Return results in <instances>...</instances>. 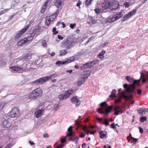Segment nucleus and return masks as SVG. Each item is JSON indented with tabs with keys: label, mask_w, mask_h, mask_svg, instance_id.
I'll return each mask as SVG.
<instances>
[{
	"label": "nucleus",
	"mask_w": 148,
	"mask_h": 148,
	"mask_svg": "<svg viewBox=\"0 0 148 148\" xmlns=\"http://www.w3.org/2000/svg\"><path fill=\"white\" fill-rule=\"evenodd\" d=\"M125 79L129 82L132 83V84L130 85L129 86L126 84L123 85L124 88L126 89V91L128 92H132L136 88L135 85H138L140 79H134L133 78L129 76L125 77Z\"/></svg>",
	"instance_id": "f257e3e1"
},
{
	"label": "nucleus",
	"mask_w": 148,
	"mask_h": 148,
	"mask_svg": "<svg viewBox=\"0 0 148 148\" xmlns=\"http://www.w3.org/2000/svg\"><path fill=\"white\" fill-rule=\"evenodd\" d=\"M100 105L101 107L97 109V112L101 114H107L109 113L112 109V107L108 106L105 101L101 103Z\"/></svg>",
	"instance_id": "f03ea898"
},
{
	"label": "nucleus",
	"mask_w": 148,
	"mask_h": 148,
	"mask_svg": "<svg viewBox=\"0 0 148 148\" xmlns=\"http://www.w3.org/2000/svg\"><path fill=\"white\" fill-rule=\"evenodd\" d=\"M42 94V89L40 88H38L33 90L29 96V98L31 99H35L40 97Z\"/></svg>",
	"instance_id": "7ed1b4c3"
},
{
	"label": "nucleus",
	"mask_w": 148,
	"mask_h": 148,
	"mask_svg": "<svg viewBox=\"0 0 148 148\" xmlns=\"http://www.w3.org/2000/svg\"><path fill=\"white\" fill-rule=\"evenodd\" d=\"M20 112L18 109L16 107L13 108L11 111L8 113V116L11 118H15L19 116Z\"/></svg>",
	"instance_id": "20e7f679"
},
{
	"label": "nucleus",
	"mask_w": 148,
	"mask_h": 148,
	"mask_svg": "<svg viewBox=\"0 0 148 148\" xmlns=\"http://www.w3.org/2000/svg\"><path fill=\"white\" fill-rule=\"evenodd\" d=\"M126 92V91H123L121 93L119 97L115 101V103H117L120 102L122 97L126 100H128L132 98V96L131 95H130L129 96H127L125 94Z\"/></svg>",
	"instance_id": "39448f33"
},
{
	"label": "nucleus",
	"mask_w": 148,
	"mask_h": 148,
	"mask_svg": "<svg viewBox=\"0 0 148 148\" xmlns=\"http://www.w3.org/2000/svg\"><path fill=\"white\" fill-rule=\"evenodd\" d=\"M31 55L29 53H27L24 54L19 58H17V60L18 61L19 60H22L25 63L26 62L29 60L31 58Z\"/></svg>",
	"instance_id": "423d86ee"
},
{
	"label": "nucleus",
	"mask_w": 148,
	"mask_h": 148,
	"mask_svg": "<svg viewBox=\"0 0 148 148\" xmlns=\"http://www.w3.org/2000/svg\"><path fill=\"white\" fill-rule=\"evenodd\" d=\"M47 81L45 77L40 78L32 82V84L34 85H39L44 83Z\"/></svg>",
	"instance_id": "0eeeda50"
},
{
	"label": "nucleus",
	"mask_w": 148,
	"mask_h": 148,
	"mask_svg": "<svg viewBox=\"0 0 148 148\" xmlns=\"http://www.w3.org/2000/svg\"><path fill=\"white\" fill-rule=\"evenodd\" d=\"M28 28L29 26L27 25L23 29L18 32L15 36V38L16 39H18L21 35L25 33Z\"/></svg>",
	"instance_id": "6e6552de"
},
{
	"label": "nucleus",
	"mask_w": 148,
	"mask_h": 148,
	"mask_svg": "<svg viewBox=\"0 0 148 148\" xmlns=\"http://www.w3.org/2000/svg\"><path fill=\"white\" fill-rule=\"evenodd\" d=\"M73 42L66 40L65 42L63 41L62 43L61 46L63 48H65L66 49H69L71 47H72V43Z\"/></svg>",
	"instance_id": "1a4fd4ad"
},
{
	"label": "nucleus",
	"mask_w": 148,
	"mask_h": 148,
	"mask_svg": "<svg viewBox=\"0 0 148 148\" xmlns=\"http://www.w3.org/2000/svg\"><path fill=\"white\" fill-rule=\"evenodd\" d=\"M119 5V3L117 1H112L111 3L110 2L109 9L112 10H115L118 9Z\"/></svg>",
	"instance_id": "9d476101"
},
{
	"label": "nucleus",
	"mask_w": 148,
	"mask_h": 148,
	"mask_svg": "<svg viewBox=\"0 0 148 148\" xmlns=\"http://www.w3.org/2000/svg\"><path fill=\"white\" fill-rule=\"evenodd\" d=\"M72 102L75 104L76 107H78L79 106L81 103V101L76 96H74L71 99Z\"/></svg>",
	"instance_id": "9b49d317"
},
{
	"label": "nucleus",
	"mask_w": 148,
	"mask_h": 148,
	"mask_svg": "<svg viewBox=\"0 0 148 148\" xmlns=\"http://www.w3.org/2000/svg\"><path fill=\"white\" fill-rule=\"evenodd\" d=\"M44 110L43 109L37 110L34 112V115L36 118H39L44 113Z\"/></svg>",
	"instance_id": "f8f14e48"
},
{
	"label": "nucleus",
	"mask_w": 148,
	"mask_h": 148,
	"mask_svg": "<svg viewBox=\"0 0 148 148\" xmlns=\"http://www.w3.org/2000/svg\"><path fill=\"white\" fill-rule=\"evenodd\" d=\"M141 75L140 79H142L143 82H144L146 81V78L148 77V72L143 71L141 73Z\"/></svg>",
	"instance_id": "ddd939ff"
},
{
	"label": "nucleus",
	"mask_w": 148,
	"mask_h": 148,
	"mask_svg": "<svg viewBox=\"0 0 148 148\" xmlns=\"http://www.w3.org/2000/svg\"><path fill=\"white\" fill-rule=\"evenodd\" d=\"M9 69L11 71L15 72H17L19 71H21L23 70V68L16 66L10 67H9Z\"/></svg>",
	"instance_id": "4468645a"
},
{
	"label": "nucleus",
	"mask_w": 148,
	"mask_h": 148,
	"mask_svg": "<svg viewBox=\"0 0 148 148\" xmlns=\"http://www.w3.org/2000/svg\"><path fill=\"white\" fill-rule=\"evenodd\" d=\"M121 107L116 106L114 108L115 112L114 114L116 115H119L123 113L122 111L121 110Z\"/></svg>",
	"instance_id": "2eb2a0df"
},
{
	"label": "nucleus",
	"mask_w": 148,
	"mask_h": 148,
	"mask_svg": "<svg viewBox=\"0 0 148 148\" xmlns=\"http://www.w3.org/2000/svg\"><path fill=\"white\" fill-rule=\"evenodd\" d=\"M11 124L7 119L5 120L3 122L2 126L3 128L5 129L8 128L10 126Z\"/></svg>",
	"instance_id": "dca6fc26"
},
{
	"label": "nucleus",
	"mask_w": 148,
	"mask_h": 148,
	"mask_svg": "<svg viewBox=\"0 0 148 148\" xmlns=\"http://www.w3.org/2000/svg\"><path fill=\"white\" fill-rule=\"evenodd\" d=\"M110 2L109 1H105L102 4V7L104 9H109Z\"/></svg>",
	"instance_id": "f3484780"
},
{
	"label": "nucleus",
	"mask_w": 148,
	"mask_h": 148,
	"mask_svg": "<svg viewBox=\"0 0 148 148\" xmlns=\"http://www.w3.org/2000/svg\"><path fill=\"white\" fill-rule=\"evenodd\" d=\"M86 80V79L85 78L83 77V75H82L78 80L77 83V86H80L84 83Z\"/></svg>",
	"instance_id": "a211bd4d"
},
{
	"label": "nucleus",
	"mask_w": 148,
	"mask_h": 148,
	"mask_svg": "<svg viewBox=\"0 0 148 148\" xmlns=\"http://www.w3.org/2000/svg\"><path fill=\"white\" fill-rule=\"evenodd\" d=\"M90 68L89 62H86L85 64H82L80 67L81 70H83Z\"/></svg>",
	"instance_id": "6ab92c4d"
},
{
	"label": "nucleus",
	"mask_w": 148,
	"mask_h": 148,
	"mask_svg": "<svg viewBox=\"0 0 148 148\" xmlns=\"http://www.w3.org/2000/svg\"><path fill=\"white\" fill-rule=\"evenodd\" d=\"M88 19L90 20L88 21V20L87 21V23L90 25H92L97 23L96 21L95 20L92 16H90L88 18Z\"/></svg>",
	"instance_id": "aec40b11"
},
{
	"label": "nucleus",
	"mask_w": 148,
	"mask_h": 148,
	"mask_svg": "<svg viewBox=\"0 0 148 148\" xmlns=\"http://www.w3.org/2000/svg\"><path fill=\"white\" fill-rule=\"evenodd\" d=\"M137 111L138 113L140 115H144L145 113L146 109L145 108L142 107L138 109Z\"/></svg>",
	"instance_id": "412c9836"
},
{
	"label": "nucleus",
	"mask_w": 148,
	"mask_h": 148,
	"mask_svg": "<svg viewBox=\"0 0 148 148\" xmlns=\"http://www.w3.org/2000/svg\"><path fill=\"white\" fill-rule=\"evenodd\" d=\"M10 141L12 142L11 143H9L4 148H10L15 144V140L14 139L10 138Z\"/></svg>",
	"instance_id": "4be33fe9"
},
{
	"label": "nucleus",
	"mask_w": 148,
	"mask_h": 148,
	"mask_svg": "<svg viewBox=\"0 0 148 148\" xmlns=\"http://www.w3.org/2000/svg\"><path fill=\"white\" fill-rule=\"evenodd\" d=\"M116 21V19L115 18L114 15L111 16H109L108 18L107 22L110 23H111Z\"/></svg>",
	"instance_id": "5701e85b"
},
{
	"label": "nucleus",
	"mask_w": 148,
	"mask_h": 148,
	"mask_svg": "<svg viewBox=\"0 0 148 148\" xmlns=\"http://www.w3.org/2000/svg\"><path fill=\"white\" fill-rule=\"evenodd\" d=\"M55 64L58 66H62L63 65L66 64L65 60L64 61H57Z\"/></svg>",
	"instance_id": "b1692460"
},
{
	"label": "nucleus",
	"mask_w": 148,
	"mask_h": 148,
	"mask_svg": "<svg viewBox=\"0 0 148 148\" xmlns=\"http://www.w3.org/2000/svg\"><path fill=\"white\" fill-rule=\"evenodd\" d=\"M25 42V43H29L31 42L33 40V38L32 37L29 36L27 37L24 38H23Z\"/></svg>",
	"instance_id": "393cba45"
},
{
	"label": "nucleus",
	"mask_w": 148,
	"mask_h": 148,
	"mask_svg": "<svg viewBox=\"0 0 148 148\" xmlns=\"http://www.w3.org/2000/svg\"><path fill=\"white\" fill-rule=\"evenodd\" d=\"M73 92V90H69L66 91L64 93L65 95V97L67 98H68L70 95L72 94Z\"/></svg>",
	"instance_id": "a878e982"
},
{
	"label": "nucleus",
	"mask_w": 148,
	"mask_h": 148,
	"mask_svg": "<svg viewBox=\"0 0 148 148\" xmlns=\"http://www.w3.org/2000/svg\"><path fill=\"white\" fill-rule=\"evenodd\" d=\"M57 76V74L55 73L51 74L48 76H45L47 81L51 79L52 78H54Z\"/></svg>",
	"instance_id": "bb28decb"
},
{
	"label": "nucleus",
	"mask_w": 148,
	"mask_h": 148,
	"mask_svg": "<svg viewBox=\"0 0 148 148\" xmlns=\"http://www.w3.org/2000/svg\"><path fill=\"white\" fill-rule=\"evenodd\" d=\"M75 58L74 56H72L65 60L66 64H68L69 63L73 62L75 60Z\"/></svg>",
	"instance_id": "cd10ccee"
},
{
	"label": "nucleus",
	"mask_w": 148,
	"mask_h": 148,
	"mask_svg": "<svg viewBox=\"0 0 148 148\" xmlns=\"http://www.w3.org/2000/svg\"><path fill=\"white\" fill-rule=\"evenodd\" d=\"M90 71H88L84 72L83 75V77H84L86 79L90 76Z\"/></svg>",
	"instance_id": "c85d7f7f"
},
{
	"label": "nucleus",
	"mask_w": 148,
	"mask_h": 148,
	"mask_svg": "<svg viewBox=\"0 0 148 148\" xmlns=\"http://www.w3.org/2000/svg\"><path fill=\"white\" fill-rule=\"evenodd\" d=\"M99 60H95L92 62H89L90 68L95 66L96 64H97Z\"/></svg>",
	"instance_id": "c756f323"
},
{
	"label": "nucleus",
	"mask_w": 148,
	"mask_h": 148,
	"mask_svg": "<svg viewBox=\"0 0 148 148\" xmlns=\"http://www.w3.org/2000/svg\"><path fill=\"white\" fill-rule=\"evenodd\" d=\"M6 104V103L4 101H0V112L2 111L3 108Z\"/></svg>",
	"instance_id": "7c9ffc66"
},
{
	"label": "nucleus",
	"mask_w": 148,
	"mask_h": 148,
	"mask_svg": "<svg viewBox=\"0 0 148 148\" xmlns=\"http://www.w3.org/2000/svg\"><path fill=\"white\" fill-rule=\"evenodd\" d=\"M131 17L129 13H128L125 15L122 18L121 20L122 21H125L127 20L128 18H131Z\"/></svg>",
	"instance_id": "2f4dec72"
},
{
	"label": "nucleus",
	"mask_w": 148,
	"mask_h": 148,
	"mask_svg": "<svg viewBox=\"0 0 148 148\" xmlns=\"http://www.w3.org/2000/svg\"><path fill=\"white\" fill-rule=\"evenodd\" d=\"M62 4L61 0H56L55 5L58 8L60 7Z\"/></svg>",
	"instance_id": "473e14b6"
},
{
	"label": "nucleus",
	"mask_w": 148,
	"mask_h": 148,
	"mask_svg": "<svg viewBox=\"0 0 148 148\" xmlns=\"http://www.w3.org/2000/svg\"><path fill=\"white\" fill-rule=\"evenodd\" d=\"M40 28L38 27H37L33 29V32L36 34V36L39 34Z\"/></svg>",
	"instance_id": "72a5a7b5"
},
{
	"label": "nucleus",
	"mask_w": 148,
	"mask_h": 148,
	"mask_svg": "<svg viewBox=\"0 0 148 148\" xmlns=\"http://www.w3.org/2000/svg\"><path fill=\"white\" fill-rule=\"evenodd\" d=\"M114 15L116 20L121 17L123 16V14L121 12H119Z\"/></svg>",
	"instance_id": "f704fd0d"
},
{
	"label": "nucleus",
	"mask_w": 148,
	"mask_h": 148,
	"mask_svg": "<svg viewBox=\"0 0 148 148\" xmlns=\"http://www.w3.org/2000/svg\"><path fill=\"white\" fill-rule=\"evenodd\" d=\"M50 17L48 16L46 17L45 18V23L47 25H49L51 23V20Z\"/></svg>",
	"instance_id": "c9c22d12"
},
{
	"label": "nucleus",
	"mask_w": 148,
	"mask_h": 148,
	"mask_svg": "<svg viewBox=\"0 0 148 148\" xmlns=\"http://www.w3.org/2000/svg\"><path fill=\"white\" fill-rule=\"evenodd\" d=\"M106 51L104 50H102L100 53L98 55V56L101 59H102L103 58V55L105 53Z\"/></svg>",
	"instance_id": "e433bc0d"
},
{
	"label": "nucleus",
	"mask_w": 148,
	"mask_h": 148,
	"mask_svg": "<svg viewBox=\"0 0 148 148\" xmlns=\"http://www.w3.org/2000/svg\"><path fill=\"white\" fill-rule=\"evenodd\" d=\"M137 11V10L135 9H134L132 11H131L129 12V13L131 16L132 17L136 14Z\"/></svg>",
	"instance_id": "4c0bfd02"
},
{
	"label": "nucleus",
	"mask_w": 148,
	"mask_h": 148,
	"mask_svg": "<svg viewBox=\"0 0 148 148\" xmlns=\"http://www.w3.org/2000/svg\"><path fill=\"white\" fill-rule=\"evenodd\" d=\"M67 53V52L65 50H60L59 55L60 56L65 55Z\"/></svg>",
	"instance_id": "58836bf2"
},
{
	"label": "nucleus",
	"mask_w": 148,
	"mask_h": 148,
	"mask_svg": "<svg viewBox=\"0 0 148 148\" xmlns=\"http://www.w3.org/2000/svg\"><path fill=\"white\" fill-rule=\"evenodd\" d=\"M64 93L63 94H61L59 96L58 98L61 100H62L67 98L65 97Z\"/></svg>",
	"instance_id": "ea45409f"
},
{
	"label": "nucleus",
	"mask_w": 148,
	"mask_h": 148,
	"mask_svg": "<svg viewBox=\"0 0 148 148\" xmlns=\"http://www.w3.org/2000/svg\"><path fill=\"white\" fill-rule=\"evenodd\" d=\"M25 44L23 39L19 41L17 43L18 45L19 46H22L23 44Z\"/></svg>",
	"instance_id": "a19ab883"
},
{
	"label": "nucleus",
	"mask_w": 148,
	"mask_h": 148,
	"mask_svg": "<svg viewBox=\"0 0 148 148\" xmlns=\"http://www.w3.org/2000/svg\"><path fill=\"white\" fill-rule=\"evenodd\" d=\"M99 134H100V137L101 139L103 138L106 136L105 134L103 133V131H100Z\"/></svg>",
	"instance_id": "79ce46f5"
},
{
	"label": "nucleus",
	"mask_w": 148,
	"mask_h": 148,
	"mask_svg": "<svg viewBox=\"0 0 148 148\" xmlns=\"http://www.w3.org/2000/svg\"><path fill=\"white\" fill-rule=\"evenodd\" d=\"M79 137H75V138H73V139H71L72 141L75 144H77V142L79 140Z\"/></svg>",
	"instance_id": "37998d69"
},
{
	"label": "nucleus",
	"mask_w": 148,
	"mask_h": 148,
	"mask_svg": "<svg viewBox=\"0 0 148 148\" xmlns=\"http://www.w3.org/2000/svg\"><path fill=\"white\" fill-rule=\"evenodd\" d=\"M116 92V91L115 89H113L112 90V92L111 95H110V97H115V93Z\"/></svg>",
	"instance_id": "c03bdc74"
},
{
	"label": "nucleus",
	"mask_w": 148,
	"mask_h": 148,
	"mask_svg": "<svg viewBox=\"0 0 148 148\" xmlns=\"http://www.w3.org/2000/svg\"><path fill=\"white\" fill-rule=\"evenodd\" d=\"M124 4L126 8H128L132 4V3L131 2H128L125 3Z\"/></svg>",
	"instance_id": "a18cd8bd"
},
{
	"label": "nucleus",
	"mask_w": 148,
	"mask_h": 148,
	"mask_svg": "<svg viewBox=\"0 0 148 148\" xmlns=\"http://www.w3.org/2000/svg\"><path fill=\"white\" fill-rule=\"evenodd\" d=\"M47 5H45V4H44L41 10V13H43L45 12L46 8Z\"/></svg>",
	"instance_id": "49530a36"
},
{
	"label": "nucleus",
	"mask_w": 148,
	"mask_h": 148,
	"mask_svg": "<svg viewBox=\"0 0 148 148\" xmlns=\"http://www.w3.org/2000/svg\"><path fill=\"white\" fill-rule=\"evenodd\" d=\"M10 9V8L5 9L3 10L0 11V15L3 14L6 12L8 11Z\"/></svg>",
	"instance_id": "de8ad7c7"
},
{
	"label": "nucleus",
	"mask_w": 148,
	"mask_h": 148,
	"mask_svg": "<svg viewBox=\"0 0 148 148\" xmlns=\"http://www.w3.org/2000/svg\"><path fill=\"white\" fill-rule=\"evenodd\" d=\"M41 46L44 47H46L47 46V42L46 41V40H42V42H41Z\"/></svg>",
	"instance_id": "09e8293b"
},
{
	"label": "nucleus",
	"mask_w": 148,
	"mask_h": 148,
	"mask_svg": "<svg viewBox=\"0 0 148 148\" xmlns=\"http://www.w3.org/2000/svg\"><path fill=\"white\" fill-rule=\"evenodd\" d=\"M93 0H86L85 4L87 6H88L90 5L91 2Z\"/></svg>",
	"instance_id": "8fccbe9b"
},
{
	"label": "nucleus",
	"mask_w": 148,
	"mask_h": 148,
	"mask_svg": "<svg viewBox=\"0 0 148 148\" xmlns=\"http://www.w3.org/2000/svg\"><path fill=\"white\" fill-rule=\"evenodd\" d=\"M146 117L144 116H143L140 118V121L141 122H144V121H146Z\"/></svg>",
	"instance_id": "3c124183"
},
{
	"label": "nucleus",
	"mask_w": 148,
	"mask_h": 148,
	"mask_svg": "<svg viewBox=\"0 0 148 148\" xmlns=\"http://www.w3.org/2000/svg\"><path fill=\"white\" fill-rule=\"evenodd\" d=\"M66 137H64L63 138H60V140L61 142L62 143H63L66 142Z\"/></svg>",
	"instance_id": "603ef678"
},
{
	"label": "nucleus",
	"mask_w": 148,
	"mask_h": 148,
	"mask_svg": "<svg viewBox=\"0 0 148 148\" xmlns=\"http://www.w3.org/2000/svg\"><path fill=\"white\" fill-rule=\"evenodd\" d=\"M49 16L51 19V21H52L56 16L54 14H51L50 16Z\"/></svg>",
	"instance_id": "864d4df0"
},
{
	"label": "nucleus",
	"mask_w": 148,
	"mask_h": 148,
	"mask_svg": "<svg viewBox=\"0 0 148 148\" xmlns=\"http://www.w3.org/2000/svg\"><path fill=\"white\" fill-rule=\"evenodd\" d=\"M52 32H53V34L54 35L56 34H58V32L56 31V28L55 27H54L53 28Z\"/></svg>",
	"instance_id": "5fc2aeb1"
},
{
	"label": "nucleus",
	"mask_w": 148,
	"mask_h": 148,
	"mask_svg": "<svg viewBox=\"0 0 148 148\" xmlns=\"http://www.w3.org/2000/svg\"><path fill=\"white\" fill-rule=\"evenodd\" d=\"M95 11L96 14H98L101 12V10L99 8H97L95 9Z\"/></svg>",
	"instance_id": "6e6d98bb"
},
{
	"label": "nucleus",
	"mask_w": 148,
	"mask_h": 148,
	"mask_svg": "<svg viewBox=\"0 0 148 148\" xmlns=\"http://www.w3.org/2000/svg\"><path fill=\"white\" fill-rule=\"evenodd\" d=\"M51 1L52 0H47L44 4H45V5H48L51 3Z\"/></svg>",
	"instance_id": "4d7b16f0"
},
{
	"label": "nucleus",
	"mask_w": 148,
	"mask_h": 148,
	"mask_svg": "<svg viewBox=\"0 0 148 148\" xmlns=\"http://www.w3.org/2000/svg\"><path fill=\"white\" fill-rule=\"evenodd\" d=\"M73 132H70L68 133L67 134L66 137L67 136H71L73 135Z\"/></svg>",
	"instance_id": "13d9d810"
},
{
	"label": "nucleus",
	"mask_w": 148,
	"mask_h": 148,
	"mask_svg": "<svg viewBox=\"0 0 148 148\" xmlns=\"http://www.w3.org/2000/svg\"><path fill=\"white\" fill-rule=\"evenodd\" d=\"M75 26L76 24L75 23H74L73 24H71L69 25L70 28L72 29H73Z\"/></svg>",
	"instance_id": "bf43d9fd"
},
{
	"label": "nucleus",
	"mask_w": 148,
	"mask_h": 148,
	"mask_svg": "<svg viewBox=\"0 0 148 148\" xmlns=\"http://www.w3.org/2000/svg\"><path fill=\"white\" fill-rule=\"evenodd\" d=\"M104 124L106 125H108L109 124V122L108 121L107 119H105L104 120Z\"/></svg>",
	"instance_id": "052dcab7"
},
{
	"label": "nucleus",
	"mask_w": 148,
	"mask_h": 148,
	"mask_svg": "<svg viewBox=\"0 0 148 148\" xmlns=\"http://www.w3.org/2000/svg\"><path fill=\"white\" fill-rule=\"evenodd\" d=\"M59 106L58 104H56L53 106V108L55 110H56L59 107Z\"/></svg>",
	"instance_id": "680f3d73"
},
{
	"label": "nucleus",
	"mask_w": 148,
	"mask_h": 148,
	"mask_svg": "<svg viewBox=\"0 0 148 148\" xmlns=\"http://www.w3.org/2000/svg\"><path fill=\"white\" fill-rule=\"evenodd\" d=\"M36 35V34L35 33L33 32L29 36L30 37H32L33 38V37L35 36Z\"/></svg>",
	"instance_id": "e2e57ef3"
},
{
	"label": "nucleus",
	"mask_w": 148,
	"mask_h": 148,
	"mask_svg": "<svg viewBox=\"0 0 148 148\" xmlns=\"http://www.w3.org/2000/svg\"><path fill=\"white\" fill-rule=\"evenodd\" d=\"M80 122V121H79L78 122V121H77L76 120H75L74 121V122L75 123V124L77 125H78L79 126H80V125L79 123Z\"/></svg>",
	"instance_id": "0e129e2a"
},
{
	"label": "nucleus",
	"mask_w": 148,
	"mask_h": 148,
	"mask_svg": "<svg viewBox=\"0 0 148 148\" xmlns=\"http://www.w3.org/2000/svg\"><path fill=\"white\" fill-rule=\"evenodd\" d=\"M82 4V3L81 1H79L78 3L76 4V6L77 7H79Z\"/></svg>",
	"instance_id": "69168bd1"
},
{
	"label": "nucleus",
	"mask_w": 148,
	"mask_h": 148,
	"mask_svg": "<svg viewBox=\"0 0 148 148\" xmlns=\"http://www.w3.org/2000/svg\"><path fill=\"white\" fill-rule=\"evenodd\" d=\"M104 148H111V147L110 146L108 145H104Z\"/></svg>",
	"instance_id": "338daca9"
},
{
	"label": "nucleus",
	"mask_w": 148,
	"mask_h": 148,
	"mask_svg": "<svg viewBox=\"0 0 148 148\" xmlns=\"http://www.w3.org/2000/svg\"><path fill=\"white\" fill-rule=\"evenodd\" d=\"M63 146V145L60 144L57 147V148H62Z\"/></svg>",
	"instance_id": "774afa93"
}]
</instances>
